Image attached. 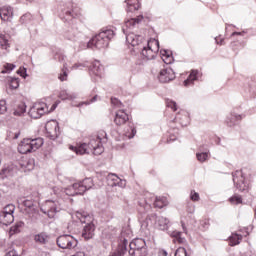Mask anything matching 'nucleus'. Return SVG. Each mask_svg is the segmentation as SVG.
<instances>
[{"instance_id":"c03bdc74","label":"nucleus","mask_w":256,"mask_h":256,"mask_svg":"<svg viewBox=\"0 0 256 256\" xmlns=\"http://www.w3.org/2000/svg\"><path fill=\"white\" fill-rule=\"evenodd\" d=\"M54 59L55 61H59V63H63V61H65V55L63 54V52H61V50H58L54 54Z\"/></svg>"},{"instance_id":"20e7f679","label":"nucleus","mask_w":256,"mask_h":256,"mask_svg":"<svg viewBox=\"0 0 256 256\" xmlns=\"http://www.w3.org/2000/svg\"><path fill=\"white\" fill-rule=\"evenodd\" d=\"M77 219L80 220V223H84L85 226L82 231V237L85 241H89V239H93L95 235V225L93 224V220L87 212H76Z\"/></svg>"},{"instance_id":"412c9836","label":"nucleus","mask_w":256,"mask_h":256,"mask_svg":"<svg viewBox=\"0 0 256 256\" xmlns=\"http://www.w3.org/2000/svg\"><path fill=\"white\" fill-rule=\"evenodd\" d=\"M51 240V235L47 232H40L36 235H34V241L35 243H38V245H47L49 241Z\"/></svg>"},{"instance_id":"9b49d317","label":"nucleus","mask_w":256,"mask_h":256,"mask_svg":"<svg viewBox=\"0 0 256 256\" xmlns=\"http://www.w3.org/2000/svg\"><path fill=\"white\" fill-rule=\"evenodd\" d=\"M45 113H49V107L45 102L36 103L29 111V115L32 119H41Z\"/></svg>"},{"instance_id":"338daca9","label":"nucleus","mask_w":256,"mask_h":256,"mask_svg":"<svg viewBox=\"0 0 256 256\" xmlns=\"http://www.w3.org/2000/svg\"><path fill=\"white\" fill-rule=\"evenodd\" d=\"M215 41H216V43H217L218 45H223V39H221L220 42H219V40H217V38H215Z\"/></svg>"},{"instance_id":"c85d7f7f","label":"nucleus","mask_w":256,"mask_h":256,"mask_svg":"<svg viewBox=\"0 0 256 256\" xmlns=\"http://www.w3.org/2000/svg\"><path fill=\"white\" fill-rule=\"evenodd\" d=\"M80 35L81 32L77 31V29H72L65 34V37L68 41H77Z\"/></svg>"},{"instance_id":"dca6fc26","label":"nucleus","mask_w":256,"mask_h":256,"mask_svg":"<svg viewBox=\"0 0 256 256\" xmlns=\"http://www.w3.org/2000/svg\"><path fill=\"white\" fill-rule=\"evenodd\" d=\"M158 79L160 83H169V81L175 79V71H173L171 67L164 68L160 71Z\"/></svg>"},{"instance_id":"f03ea898","label":"nucleus","mask_w":256,"mask_h":256,"mask_svg":"<svg viewBox=\"0 0 256 256\" xmlns=\"http://www.w3.org/2000/svg\"><path fill=\"white\" fill-rule=\"evenodd\" d=\"M143 21V15H139L136 18H130L125 21L124 26L122 27V31L124 35H126V41L132 47H137V45H141L143 43V36L137 35L131 31L137 28V25Z\"/></svg>"},{"instance_id":"cd10ccee","label":"nucleus","mask_w":256,"mask_h":256,"mask_svg":"<svg viewBox=\"0 0 256 256\" xmlns=\"http://www.w3.org/2000/svg\"><path fill=\"white\" fill-rule=\"evenodd\" d=\"M197 75H199V71L192 70L188 78L184 81L185 87H189V85H193V82L197 81Z\"/></svg>"},{"instance_id":"b1692460","label":"nucleus","mask_w":256,"mask_h":256,"mask_svg":"<svg viewBox=\"0 0 256 256\" xmlns=\"http://www.w3.org/2000/svg\"><path fill=\"white\" fill-rule=\"evenodd\" d=\"M127 11L133 13V11H139L141 8V2L139 0H126Z\"/></svg>"},{"instance_id":"393cba45","label":"nucleus","mask_w":256,"mask_h":256,"mask_svg":"<svg viewBox=\"0 0 256 256\" xmlns=\"http://www.w3.org/2000/svg\"><path fill=\"white\" fill-rule=\"evenodd\" d=\"M13 221H15V216H13V214H5L3 212H0V223L2 225H11Z\"/></svg>"},{"instance_id":"49530a36","label":"nucleus","mask_w":256,"mask_h":256,"mask_svg":"<svg viewBox=\"0 0 256 256\" xmlns=\"http://www.w3.org/2000/svg\"><path fill=\"white\" fill-rule=\"evenodd\" d=\"M166 107H169L170 109H172V111H176L177 110V102L167 99L166 100Z\"/></svg>"},{"instance_id":"6e6d98bb","label":"nucleus","mask_w":256,"mask_h":256,"mask_svg":"<svg viewBox=\"0 0 256 256\" xmlns=\"http://www.w3.org/2000/svg\"><path fill=\"white\" fill-rule=\"evenodd\" d=\"M4 256H21V255H19L15 249H11L8 252H6Z\"/></svg>"},{"instance_id":"4d7b16f0","label":"nucleus","mask_w":256,"mask_h":256,"mask_svg":"<svg viewBox=\"0 0 256 256\" xmlns=\"http://www.w3.org/2000/svg\"><path fill=\"white\" fill-rule=\"evenodd\" d=\"M23 205H24V207L31 209V207H33V200H24Z\"/></svg>"},{"instance_id":"79ce46f5","label":"nucleus","mask_w":256,"mask_h":256,"mask_svg":"<svg viewBox=\"0 0 256 256\" xmlns=\"http://www.w3.org/2000/svg\"><path fill=\"white\" fill-rule=\"evenodd\" d=\"M197 160L200 161V163H205L206 159H209V152H202L196 154Z\"/></svg>"},{"instance_id":"9d476101","label":"nucleus","mask_w":256,"mask_h":256,"mask_svg":"<svg viewBox=\"0 0 256 256\" xmlns=\"http://www.w3.org/2000/svg\"><path fill=\"white\" fill-rule=\"evenodd\" d=\"M56 243L60 249H75L78 241L72 235L64 234L57 238Z\"/></svg>"},{"instance_id":"72a5a7b5","label":"nucleus","mask_w":256,"mask_h":256,"mask_svg":"<svg viewBox=\"0 0 256 256\" xmlns=\"http://www.w3.org/2000/svg\"><path fill=\"white\" fill-rule=\"evenodd\" d=\"M23 227H25V223L23 222H17L14 226H12L10 228V235H15L17 233H21V229H23Z\"/></svg>"},{"instance_id":"5701e85b","label":"nucleus","mask_w":256,"mask_h":256,"mask_svg":"<svg viewBox=\"0 0 256 256\" xmlns=\"http://www.w3.org/2000/svg\"><path fill=\"white\" fill-rule=\"evenodd\" d=\"M243 115H239L236 113H231L227 118H226V125L228 127H233L234 125H237L241 119H243Z\"/></svg>"},{"instance_id":"2eb2a0df","label":"nucleus","mask_w":256,"mask_h":256,"mask_svg":"<svg viewBox=\"0 0 256 256\" xmlns=\"http://www.w3.org/2000/svg\"><path fill=\"white\" fill-rule=\"evenodd\" d=\"M71 151H75L76 155H89V153H93L95 155V148H91V142L83 143L78 147L70 146Z\"/></svg>"},{"instance_id":"4468645a","label":"nucleus","mask_w":256,"mask_h":256,"mask_svg":"<svg viewBox=\"0 0 256 256\" xmlns=\"http://www.w3.org/2000/svg\"><path fill=\"white\" fill-rule=\"evenodd\" d=\"M106 181L109 187H125L127 185V181L121 179L117 174L110 173L106 177Z\"/></svg>"},{"instance_id":"6e6552de","label":"nucleus","mask_w":256,"mask_h":256,"mask_svg":"<svg viewBox=\"0 0 256 256\" xmlns=\"http://www.w3.org/2000/svg\"><path fill=\"white\" fill-rule=\"evenodd\" d=\"M140 49L142 57L148 60L154 59L157 56V53H159V40L150 39L147 42V46H142Z\"/></svg>"},{"instance_id":"de8ad7c7","label":"nucleus","mask_w":256,"mask_h":256,"mask_svg":"<svg viewBox=\"0 0 256 256\" xmlns=\"http://www.w3.org/2000/svg\"><path fill=\"white\" fill-rule=\"evenodd\" d=\"M7 113V102L5 100H0V115Z\"/></svg>"},{"instance_id":"f8f14e48","label":"nucleus","mask_w":256,"mask_h":256,"mask_svg":"<svg viewBox=\"0 0 256 256\" xmlns=\"http://www.w3.org/2000/svg\"><path fill=\"white\" fill-rule=\"evenodd\" d=\"M233 183L236 185V189L238 191H247L249 189V185L245 182V176L243 175V171H236L232 174Z\"/></svg>"},{"instance_id":"09e8293b","label":"nucleus","mask_w":256,"mask_h":256,"mask_svg":"<svg viewBox=\"0 0 256 256\" xmlns=\"http://www.w3.org/2000/svg\"><path fill=\"white\" fill-rule=\"evenodd\" d=\"M175 256H189V254H187V250L184 247H179L175 252Z\"/></svg>"},{"instance_id":"3c124183","label":"nucleus","mask_w":256,"mask_h":256,"mask_svg":"<svg viewBox=\"0 0 256 256\" xmlns=\"http://www.w3.org/2000/svg\"><path fill=\"white\" fill-rule=\"evenodd\" d=\"M111 103L112 105H114V107H117L118 109H121V107H123V103H121L117 98H111Z\"/></svg>"},{"instance_id":"37998d69","label":"nucleus","mask_w":256,"mask_h":256,"mask_svg":"<svg viewBox=\"0 0 256 256\" xmlns=\"http://www.w3.org/2000/svg\"><path fill=\"white\" fill-rule=\"evenodd\" d=\"M69 70L67 69V64H64L63 68H62V73H60L59 75V79L60 81H67V76H68V72Z\"/></svg>"},{"instance_id":"a19ab883","label":"nucleus","mask_w":256,"mask_h":256,"mask_svg":"<svg viewBox=\"0 0 256 256\" xmlns=\"http://www.w3.org/2000/svg\"><path fill=\"white\" fill-rule=\"evenodd\" d=\"M13 69H15V64L6 63L4 65V69L1 70L0 73H2V75H5V73H11V71H13Z\"/></svg>"},{"instance_id":"680f3d73","label":"nucleus","mask_w":256,"mask_h":256,"mask_svg":"<svg viewBox=\"0 0 256 256\" xmlns=\"http://www.w3.org/2000/svg\"><path fill=\"white\" fill-rule=\"evenodd\" d=\"M79 67H85V64H82V63H76V64H74V65H73V67H72V68H74V69H79Z\"/></svg>"},{"instance_id":"a878e982","label":"nucleus","mask_w":256,"mask_h":256,"mask_svg":"<svg viewBox=\"0 0 256 256\" xmlns=\"http://www.w3.org/2000/svg\"><path fill=\"white\" fill-rule=\"evenodd\" d=\"M161 59L164 61L166 65H171L173 63V54L169 50H161L160 51Z\"/></svg>"},{"instance_id":"4be33fe9","label":"nucleus","mask_w":256,"mask_h":256,"mask_svg":"<svg viewBox=\"0 0 256 256\" xmlns=\"http://www.w3.org/2000/svg\"><path fill=\"white\" fill-rule=\"evenodd\" d=\"M129 121V115L125 110H118L114 119L116 125H125V122Z\"/></svg>"},{"instance_id":"2f4dec72","label":"nucleus","mask_w":256,"mask_h":256,"mask_svg":"<svg viewBox=\"0 0 256 256\" xmlns=\"http://www.w3.org/2000/svg\"><path fill=\"white\" fill-rule=\"evenodd\" d=\"M62 13L66 15V17L75 18V16L77 15V10L73 9V4H68L67 8H64L62 10Z\"/></svg>"},{"instance_id":"c756f323","label":"nucleus","mask_w":256,"mask_h":256,"mask_svg":"<svg viewBox=\"0 0 256 256\" xmlns=\"http://www.w3.org/2000/svg\"><path fill=\"white\" fill-rule=\"evenodd\" d=\"M174 121H175L176 123H180V125H181L182 127H187V125H189V116H187V114H184V115L178 114V115L175 117Z\"/></svg>"},{"instance_id":"0eeeda50","label":"nucleus","mask_w":256,"mask_h":256,"mask_svg":"<svg viewBox=\"0 0 256 256\" xmlns=\"http://www.w3.org/2000/svg\"><path fill=\"white\" fill-rule=\"evenodd\" d=\"M130 250L128 251L130 256H147V242L143 238H136L129 244Z\"/></svg>"},{"instance_id":"ddd939ff","label":"nucleus","mask_w":256,"mask_h":256,"mask_svg":"<svg viewBox=\"0 0 256 256\" xmlns=\"http://www.w3.org/2000/svg\"><path fill=\"white\" fill-rule=\"evenodd\" d=\"M46 136L51 139L52 141H55L59 137V123L56 121L49 122L46 124Z\"/></svg>"},{"instance_id":"58836bf2","label":"nucleus","mask_w":256,"mask_h":256,"mask_svg":"<svg viewBox=\"0 0 256 256\" xmlns=\"http://www.w3.org/2000/svg\"><path fill=\"white\" fill-rule=\"evenodd\" d=\"M229 201L232 205H241V203H243V199L239 195H234L230 197Z\"/></svg>"},{"instance_id":"bb28decb","label":"nucleus","mask_w":256,"mask_h":256,"mask_svg":"<svg viewBox=\"0 0 256 256\" xmlns=\"http://www.w3.org/2000/svg\"><path fill=\"white\" fill-rule=\"evenodd\" d=\"M29 141L32 152L37 151V149H40V147H43V138H29Z\"/></svg>"},{"instance_id":"8fccbe9b","label":"nucleus","mask_w":256,"mask_h":256,"mask_svg":"<svg viewBox=\"0 0 256 256\" xmlns=\"http://www.w3.org/2000/svg\"><path fill=\"white\" fill-rule=\"evenodd\" d=\"M10 87L12 89H19V79L18 78H11Z\"/></svg>"},{"instance_id":"a18cd8bd","label":"nucleus","mask_w":256,"mask_h":256,"mask_svg":"<svg viewBox=\"0 0 256 256\" xmlns=\"http://www.w3.org/2000/svg\"><path fill=\"white\" fill-rule=\"evenodd\" d=\"M26 111V106L25 104H21L18 106V108L14 111V115H18V117H21L23 113Z\"/></svg>"},{"instance_id":"e2e57ef3","label":"nucleus","mask_w":256,"mask_h":256,"mask_svg":"<svg viewBox=\"0 0 256 256\" xmlns=\"http://www.w3.org/2000/svg\"><path fill=\"white\" fill-rule=\"evenodd\" d=\"M176 140H177V136L176 135H170L168 143H169V141H176Z\"/></svg>"},{"instance_id":"aec40b11","label":"nucleus","mask_w":256,"mask_h":256,"mask_svg":"<svg viewBox=\"0 0 256 256\" xmlns=\"http://www.w3.org/2000/svg\"><path fill=\"white\" fill-rule=\"evenodd\" d=\"M0 17L2 21H11L13 19V8L11 6L0 8Z\"/></svg>"},{"instance_id":"473e14b6","label":"nucleus","mask_w":256,"mask_h":256,"mask_svg":"<svg viewBox=\"0 0 256 256\" xmlns=\"http://www.w3.org/2000/svg\"><path fill=\"white\" fill-rule=\"evenodd\" d=\"M241 239H243V236H241V235H239L237 233H233L229 237V241H230L231 247H235V245H239V243H241Z\"/></svg>"},{"instance_id":"39448f33","label":"nucleus","mask_w":256,"mask_h":256,"mask_svg":"<svg viewBox=\"0 0 256 256\" xmlns=\"http://www.w3.org/2000/svg\"><path fill=\"white\" fill-rule=\"evenodd\" d=\"M93 179L86 178L80 182L74 183L65 189L66 195L75 197V195H83L86 191L93 188Z\"/></svg>"},{"instance_id":"bf43d9fd","label":"nucleus","mask_w":256,"mask_h":256,"mask_svg":"<svg viewBox=\"0 0 256 256\" xmlns=\"http://www.w3.org/2000/svg\"><path fill=\"white\" fill-rule=\"evenodd\" d=\"M59 105V101H56L50 108V110H48V113H53V111H55V109H57V106Z\"/></svg>"},{"instance_id":"603ef678","label":"nucleus","mask_w":256,"mask_h":256,"mask_svg":"<svg viewBox=\"0 0 256 256\" xmlns=\"http://www.w3.org/2000/svg\"><path fill=\"white\" fill-rule=\"evenodd\" d=\"M20 21L21 23H28L29 21H31V14H24L23 16H21Z\"/></svg>"},{"instance_id":"f257e3e1","label":"nucleus","mask_w":256,"mask_h":256,"mask_svg":"<svg viewBox=\"0 0 256 256\" xmlns=\"http://www.w3.org/2000/svg\"><path fill=\"white\" fill-rule=\"evenodd\" d=\"M115 37V32L111 28H102L99 34H96L87 45L81 47L77 51L82 49H105L109 47V41Z\"/></svg>"},{"instance_id":"423d86ee","label":"nucleus","mask_w":256,"mask_h":256,"mask_svg":"<svg viewBox=\"0 0 256 256\" xmlns=\"http://www.w3.org/2000/svg\"><path fill=\"white\" fill-rule=\"evenodd\" d=\"M142 225L156 227L160 231H167L169 229V219L163 216H157V214H149Z\"/></svg>"},{"instance_id":"e433bc0d","label":"nucleus","mask_w":256,"mask_h":256,"mask_svg":"<svg viewBox=\"0 0 256 256\" xmlns=\"http://www.w3.org/2000/svg\"><path fill=\"white\" fill-rule=\"evenodd\" d=\"M125 137L128 139H133L135 135H137V130L133 126H129V128L124 133Z\"/></svg>"},{"instance_id":"0e129e2a","label":"nucleus","mask_w":256,"mask_h":256,"mask_svg":"<svg viewBox=\"0 0 256 256\" xmlns=\"http://www.w3.org/2000/svg\"><path fill=\"white\" fill-rule=\"evenodd\" d=\"M201 225H202V227H207V226L209 225V221L203 220V221L201 222Z\"/></svg>"},{"instance_id":"7c9ffc66","label":"nucleus","mask_w":256,"mask_h":256,"mask_svg":"<svg viewBox=\"0 0 256 256\" xmlns=\"http://www.w3.org/2000/svg\"><path fill=\"white\" fill-rule=\"evenodd\" d=\"M0 47L6 51L11 47V44L9 43V35L0 34Z\"/></svg>"},{"instance_id":"13d9d810","label":"nucleus","mask_w":256,"mask_h":256,"mask_svg":"<svg viewBox=\"0 0 256 256\" xmlns=\"http://www.w3.org/2000/svg\"><path fill=\"white\" fill-rule=\"evenodd\" d=\"M97 95L93 96L92 99H90L89 101H85L82 103V105H91V103H95V101H97Z\"/></svg>"},{"instance_id":"774afa93","label":"nucleus","mask_w":256,"mask_h":256,"mask_svg":"<svg viewBox=\"0 0 256 256\" xmlns=\"http://www.w3.org/2000/svg\"><path fill=\"white\" fill-rule=\"evenodd\" d=\"M19 132L15 134L14 139H19Z\"/></svg>"},{"instance_id":"ea45409f","label":"nucleus","mask_w":256,"mask_h":256,"mask_svg":"<svg viewBox=\"0 0 256 256\" xmlns=\"http://www.w3.org/2000/svg\"><path fill=\"white\" fill-rule=\"evenodd\" d=\"M0 213H4L6 215L10 213V215H13L15 213V205L8 204Z\"/></svg>"},{"instance_id":"69168bd1","label":"nucleus","mask_w":256,"mask_h":256,"mask_svg":"<svg viewBox=\"0 0 256 256\" xmlns=\"http://www.w3.org/2000/svg\"><path fill=\"white\" fill-rule=\"evenodd\" d=\"M74 256H85V252H77Z\"/></svg>"},{"instance_id":"7ed1b4c3","label":"nucleus","mask_w":256,"mask_h":256,"mask_svg":"<svg viewBox=\"0 0 256 256\" xmlns=\"http://www.w3.org/2000/svg\"><path fill=\"white\" fill-rule=\"evenodd\" d=\"M152 203L156 209H163L167 205V199L155 197L153 194H147L144 199L138 201L139 213H148V211H151Z\"/></svg>"},{"instance_id":"5fc2aeb1","label":"nucleus","mask_w":256,"mask_h":256,"mask_svg":"<svg viewBox=\"0 0 256 256\" xmlns=\"http://www.w3.org/2000/svg\"><path fill=\"white\" fill-rule=\"evenodd\" d=\"M190 199L192 200V201H199V193H197V192H195V191H191V193H190Z\"/></svg>"},{"instance_id":"052dcab7","label":"nucleus","mask_w":256,"mask_h":256,"mask_svg":"<svg viewBox=\"0 0 256 256\" xmlns=\"http://www.w3.org/2000/svg\"><path fill=\"white\" fill-rule=\"evenodd\" d=\"M235 35H240V36L247 35V30H243L242 32H233L231 36L235 37Z\"/></svg>"},{"instance_id":"c9c22d12","label":"nucleus","mask_w":256,"mask_h":256,"mask_svg":"<svg viewBox=\"0 0 256 256\" xmlns=\"http://www.w3.org/2000/svg\"><path fill=\"white\" fill-rule=\"evenodd\" d=\"M171 237L175 238L174 241H177V243L183 244L186 242L185 238L181 237V232L179 231H173Z\"/></svg>"},{"instance_id":"6ab92c4d","label":"nucleus","mask_w":256,"mask_h":256,"mask_svg":"<svg viewBox=\"0 0 256 256\" xmlns=\"http://www.w3.org/2000/svg\"><path fill=\"white\" fill-rule=\"evenodd\" d=\"M18 151L22 155H27V153H33L29 138H25L21 141V143L18 145Z\"/></svg>"},{"instance_id":"f3484780","label":"nucleus","mask_w":256,"mask_h":256,"mask_svg":"<svg viewBox=\"0 0 256 256\" xmlns=\"http://www.w3.org/2000/svg\"><path fill=\"white\" fill-rule=\"evenodd\" d=\"M41 211L48 215L49 219H53L57 213V203L53 200H47L44 204V208H42Z\"/></svg>"},{"instance_id":"864d4df0","label":"nucleus","mask_w":256,"mask_h":256,"mask_svg":"<svg viewBox=\"0 0 256 256\" xmlns=\"http://www.w3.org/2000/svg\"><path fill=\"white\" fill-rule=\"evenodd\" d=\"M18 75H21V77H23V79H27V68H20L17 71Z\"/></svg>"},{"instance_id":"4c0bfd02","label":"nucleus","mask_w":256,"mask_h":256,"mask_svg":"<svg viewBox=\"0 0 256 256\" xmlns=\"http://www.w3.org/2000/svg\"><path fill=\"white\" fill-rule=\"evenodd\" d=\"M0 175L4 177H11V175H13V167L8 166L2 168V170L0 171Z\"/></svg>"},{"instance_id":"f704fd0d","label":"nucleus","mask_w":256,"mask_h":256,"mask_svg":"<svg viewBox=\"0 0 256 256\" xmlns=\"http://www.w3.org/2000/svg\"><path fill=\"white\" fill-rule=\"evenodd\" d=\"M59 99H62V101H67V100L75 99V95L67 92V90H62L59 94Z\"/></svg>"},{"instance_id":"1a4fd4ad","label":"nucleus","mask_w":256,"mask_h":256,"mask_svg":"<svg viewBox=\"0 0 256 256\" xmlns=\"http://www.w3.org/2000/svg\"><path fill=\"white\" fill-rule=\"evenodd\" d=\"M103 143H107V132L101 130L96 138L90 140V147L94 149V155H101L105 151Z\"/></svg>"},{"instance_id":"a211bd4d","label":"nucleus","mask_w":256,"mask_h":256,"mask_svg":"<svg viewBox=\"0 0 256 256\" xmlns=\"http://www.w3.org/2000/svg\"><path fill=\"white\" fill-rule=\"evenodd\" d=\"M91 77H102L103 75V65L101 62L94 61L89 69Z\"/></svg>"}]
</instances>
